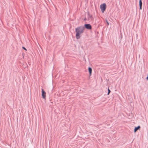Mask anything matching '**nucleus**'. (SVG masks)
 Listing matches in <instances>:
<instances>
[{"label": "nucleus", "instance_id": "1", "mask_svg": "<svg viewBox=\"0 0 148 148\" xmlns=\"http://www.w3.org/2000/svg\"><path fill=\"white\" fill-rule=\"evenodd\" d=\"M84 28L83 27L80 26L75 29L76 38L77 39L80 38L81 37L80 35L84 32Z\"/></svg>", "mask_w": 148, "mask_h": 148}, {"label": "nucleus", "instance_id": "2", "mask_svg": "<svg viewBox=\"0 0 148 148\" xmlns=\"http://www.w3.org/2000/svg\"><path fill=\"white\" fill-rule=\"evenodd\" d=\"M100 7L102 12L103 13L106 9V4L105 3L101 5Z\"/></svg>", "mask_w": 148, "mask_h": 148}, {"label": "nucleus", "instance_id": "3", "mask_svg": "<svg viewBox=\"0 0 148 148\" xmlns=\"http://www.w3.org/2000/svg\"><path fill=\"white\" fill-rule=\"evenodd\" d=\"M42 96L43 99H45L46 97V93L43 89H42Z\"/></svg>", "mask_w": 148, "mask_h": 148}, {"label": "nucleus", "instance_id": "4", "mask_svg": "<svg viewBox=\"0 0 148 148\" xmlns=\"http://www.w3.org/2000/svg\"><path fill=\"white\" fill-rule=\"evenodd\" d=\"M84 26L88 29H91V26L90 24H85Z\"/></svg>", "mask_w": 148, "mask_h": 148}, {"label": "nucleus", "instance_id": "5", "mask_svg": "<svg viewBox=\"0 0 148 148\" xmlns=\"http://www.w3.org/2000/svg\"><path fill=\"white\" fill-rule=\"evenodd\" d=\"M140 126H138L137 127H135L134 129V132H136L137 130L140 129Z\"/></svg>", "mask_w": 148, "mask_h": 148}, {"label": "nucleus", "instance_id": "6", "mask_svg": "<svg viewBox=\"0 0 148 148\" xmlns=\"http://www.w3.org/2000/svg\"><path fill=\"white\" fill-rule=\"evenodd\" d=\"M139 5L140 6V10L142 9V3L141 0H140L139 1Z\"/></svg>", "mask_w": 148, "mask_h": 148}, {"label": "nucleus", "instance_id": "7", "mask_svg": "<svg viewBox=\"0 0 148 148\" xmlns=\"http://www.w3.org/2000/svg\"><path fill=\"white\" fill-rule=\"evenodd\" d=\"M88 71L89 73V74L90 75L92 73V69L90 67H89L88 68Z\"/></svg>", "mask_w": 148, "mask_h": 148}, {"label": "nucleus", "instance_id": "8", "mask_svg": "<svg viewBox=\"0 0 148 148\" xmlns=\"http://www.w3.org/2000/svg\"><path fill=\"white\" fill-rule=\"evenodd\" d=\"M108 95H109L110 92V90L109 89V88L108 89Z\"/></svg>", "mask_w": 148, "mask_h": 148}, {"label": "nucleus", "instance_id": "9", "mask_svg": "<svg viewBox=\"0 0 148 148\" xmlns=\"http://www.w3.org/2000/svg\"><path fill=\"white\" fill-rule=\"evenodd\" d=\"M23 48L24 49H25V50H26V51L27 50L26 49V48H25L24 47H23Z\"/></svg>", "mask_w": 148, "mask_h": 148}, {"label": "nucleus", "instance_id": "10", "mask_svg": "<svg viewBox=\"0 0 148 148\" xmlns=\"http://www.w3.org/2000/svg\"><path fill=\"white\" fill-rule=\"evenodd\" d=\"M147 79L148 80V76H147Z\"/></svg>", "mask_w": 148, "mask_h": 148}, {"label": "nucleus", "instance_id": "11", "mask_svg": "<svg viewBox=\"0 0 148 148\" xmlns=\"http://www.w3.org/2000/svg\"><path fill=\"white\" fill-rule=\"evenodd\" d=\"M107 23L108 25H109V23L108 22H107Z\"/></svg>", "mask_w": 148, "mask_h": 148}]
</instances>
